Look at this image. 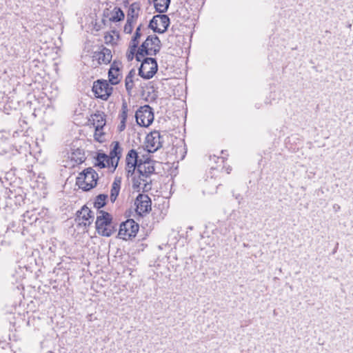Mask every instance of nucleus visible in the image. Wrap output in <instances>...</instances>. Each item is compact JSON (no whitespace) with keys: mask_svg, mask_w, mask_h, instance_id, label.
<instances>
[{"mask_svg":"<svg viewBox=\"0 0 353 353\" xmlns=\"http://www.w3.org/2000/svg\"><path fill=\"white\" fill-rule=\"evenodd\" d=\"M154 162L150 159L141 160L137 173L132 177V187L138 191L148 192L152 189V175L154 174Z\"/></svg>","mask_w":353,"mask_h":353,"instance_id":"obj_1","label":"nucleus"},{"mask_svg":"<svg viewBox=\"0 0 353 353\" xmlns=\"http://www.w3.org/2000/svg\"><path fill=\"white\" fill-rule=\"evenodd\" d=\"M161 50V41L157 35L148 36L139 47L136 54V60L141 61L145 56H155Z\"/></svg>","mask_w":353,"mask_h":353,"instance_id":"obj_2","label":"nucleus"},{"mask_svg":"<svg viewBox=\"0 0 353 353\" xmlns=\"http://www.w3.org/2000/svg\"><path fill=\"white\" fill-rule=\"evenodd\" d=\"M95 225L98 234L103 236H110L117 230L112 215L103 210L99 211Z\"/></svg>","mask_w":353,"mask_h":353,"instance_id":"obj_3","label":"nucleus"},{"mask_svg":"<svg viewBox=\"0 0 353 353\" xmlns=\"http://www.w3.org/2000/svg\"><path fill=\"white\" fill-rule=\"evenodd\" d=\"M99 176L92 168L85 169L77 179L79 187L85 191H88L97 185Z\"/></svg>","mask_w":353,"mask_h":353,"instance_id":"obj_4","label":"nucleus"},{"mask_svg":"<svg viewBox=\"0 0 353 353\" xmlns=\"http://www.w3.org/2000/svg\"><path fill=\"white\" fill-rule=\"evenodd\" d=\"M141 65L139 68V75L145 79H150L157 73L158 64L157 60L152 57L141 59Z\"/></svg>","mask_w":353,"mask_h":353,"instance_id":"obj_5","label":"nucleus"},{"mask_svg":"<svg viewBox=\"0 0 353 353\" xmlns=\"http://www.w3.org/2000/svg\"><path fill=\"white\" fill-rule=\"evenodd\" d=\"M135 118L139 125L149 126L154 121L152 109L148 105L141 106L135 113Z\"/></svg>","mask_w":353,"mask_h":353,"instance_id":"obj_6","label":"nucleus"},{"mask_svg":"<svg viewBox=\"0 0 353 353\" xmlns=\"http://www.w3.org/2000/svg\"><path fill=\"white\" fill-rule=\"evenodd\" d=\"M139 224L133 219H128L120 225L118 236L123 240L134 237L139 231Z\"/></svg>","mask_w":353,"mask_h":353,"instance_id":"obj_7","label":"nucleus"},{"mask_svg":"<svg viewBox=\"0 0 353 353\" xmlns=\"http://www.w3.org/2000/svg\"><path fill=\"white\" fill-rule=\"evenodd\" d=\"M92 91L97 98L106 101L112 94L113 88L107 80L98 79L94 82Z\"/></svg>","mask_w":353,"mask_h":353,"instance_id":"obj_8","label":"nucleus"},{"mask_svg":"<svg viewBox=\"0 0 353 353\" xmlns=\"http://www.w3.org/2000/svg\"><path fill=\"white\" fill-rule=\"evenodd\" d=\"M170 25V18L165 14H157L153 17L148 27L154 32H165Z\"/></svg>","mask_w":353,"mask_h":353,"instance_id":"obj_9","label":"nucleus"},{"mask_svg":"<svg viewBox=\"0 0 353 353\" xmlns=\"http://www.w3.org/2000/svg\"><path fill=\"white\" fill-rule=\"evenodd\" d=\"M141 159H139L138 153L134 149L130 150L126 155L125 163H126V172L127 177H132L135 174V170L138 168V164L141 161Z\"/></svg>","mask_w":353,"mask_h":353,"instance_id":"obj_10","label":"nucleus"},{"mask_svg":"<svg viewBox=\"0 0 353 353\" xmlns=\"http://www.w3.org/2000/svg\"><path fill=\"white\" fill-rule=\"evenodd\" d=\"M136 212L138 215L143 216L151 210V200L146 194H139L134 201Z\"/></svg>","mask_w":353,"mask_h":353,"instance_id":"obj_11","label":"nucleus"},{"mask_svg":"<svg viewBox=\"0 0 353 353\" xmlns=\"http://www.w3.org/2000/svg\"><path fill=\"white\" fill-rule=\"evenodd\" d=\"M163 137L159 131L151 132L146 137V148L149 152H154L162 147Z\"/></svg>","mask_w":353,"mask_h":353,"instance_id":"obj_12","label":"nucleus"},{"mask_svg":"<svg viewBox=\"0 0 353 353\" xmlns=\"http://www.w3.org/2000/svg\"><path fill=\"white\" fill-rule=\"evenodd\" d=\"M77 219L79 225L89 226L93 222L94 214L89 208L84 205L80 211L77 212Z\"/></svg>","mask_w":353,"mask_h":353,"instance_id":"obj_13","label":"nucleus"},{"mask_svg":"<svg viewBox=\"0 0 353 353\" xmlns=\"http://www.w3.org/2000/svg\"><path fill=\"white\" fill-rule=\"evenodd\" d=\"M112 52L110 49L103 47L100 50L95 51L93 53L92 58L94 61H97L99 64H108L112 60Z\"/></svg>","mask_w":353,"mask_h":353,"instance_id":"obj_14","label":"nucleus"},{"mask_svg":"<svg viewBox=\"0 0 353 353\" xmlns=\"http://www.w3.org/2000/svg\"><path fill=\"white\" fill-rule=\"evenodd\" d=\"M120 62L113 61L108 72L109 81L112 85L118 84L121 79L120 73Z\"/></svg>","mask_w":353,"mask_h":353,"instance_id":"obj_15","label":"nucleus"},{"mask_svg":"<svg viewBox=\"0 0 353 353\" xmlns=\"http://www.w3.org/2000/svg\"><path fill=\"white\" fill-rule=\"evenodd\" d=\"M121 185V177H115L114 180L112 184L111 190H110V199L112 203H114L117 196L119 194Z\"/></svg>","mask_w":353,"mask_h":353,"instance_id":"obj_16","label":"nucleus"},{"mask_svg":"<svg viewBox=\"0 0 353 353\" xmlns=\"http://www.w3.org/2000/svg\"><path fill=\"white\" fill-rule=\"evenodd\" d=\"M140 5L138 2H134L130 5L127 14V21L136 23L139 17Z\"/></svg>","mask_w":353,"mask_h":353,"instance_id":"obj_17","label":"nucleus"},{"mask_svg":"<svg viewBox=\"0 0 353 353\" xmlns=\"http://www.w3.org/2000/svg\"><path fill=\"white\" fill-rule=\"evenodd\" d=\"M92 121L94 128H103L105 125V115L103 112H98L92 116Z\"/></svg>","mask_w":353,"mask_h":353,"instance_id":"obj_18","label":"nucleus"},{"mask_svg":"<svg viewBox=\"0 0 353 353\" xmlns=\"http://www.w3.org/2000/svg\"><path fill=\"white\" fill-rule=\"evenodd\" d=\"M171 0H154V6L157 12L164 13L167 12Z\"/></svg>","mask_w":353,"mask_h":353,"instance_id":"obj_19","label":"nucleus"},{"mask_svg":"<svg viewBox=\"0 0 353 353\" xmlns=\"http://www.w3.org/2000/svg\"><path fill=\"white\" fill-rule=\"evenodd\" d=\"M113 148L110 150V154L108 155L110 157V161L112 163L114 159H117L119 161L121 154V148L120 147L119 143L117 141H114L112 143Z\"/></svg>","mask_w":353,"mask_h":353,"instance_id":"obj_20","label":"nucleus"},{"mask_svg":"<svg viewBox=\"0 0 353 353\" xmlns=\"http://www.w3.org/2000/svg\"><path fill=\"white\" fill-rule=\"evenodd\" d=\"M147 28H144L141 24H140L136 29L134 36L132 37L130 44H132V47L134 48L135 46H139V39L141 35L143 34V31L146 30Z\"/></svg>","mask_w":353,"mask_h":353,"instance_id":"obj_21","label":"nucleus"},{"mask_svg":"<svg viewBox=\"0 0 353 353\" xmlns=\"http://www.w3.org/2000/svg\"><path fill=\"white\" fill-rule=\"evenodd\" d=\"M125 14L122 10L120 8L115 7L111 12L110 21L118 22L123 20Z\"/></svg>","mask_w":353,"mask_h":353,"instance_id":"obj_22","label":"nucleus"},{"mask_svg":"<svg viewBox=\"0 0 353 353\" xmlns=\"http://www.w3.org/2000/svg\"><path fill=\"white\" fill-rule=\"evenodd\" d=\"M135 74L134 70H131L125 79V86L128 93H130L134 87L133 78Z\"/></svg>","mask_w":353,"mask_h":353,"instance_id":"obj_23","label":"nucleus"},{"mask_svg":"<svg viewBox=\"0 0 353 353\" xmlns=\"http://www.w3.org/2000/svg\"><path fill=\"white\" fill-rule=\"evenodd\" d=\"M108 199V195L105 194H101L96 196L94 202L93 206L97 209H100L105 205L106 201Z\"/></svg>","mask_w":353,"mask_h":353,"instance_id":"obj_24","label":"nucleus"},{"mask_svg":"<svg viewBox=\"0 0 353 353\" xmlns=\"http://www.w3.org/2000/svg\"><path fill=\"white\" fill-rule=\"evenodd\" d=\"M107 159V154L104 153L99 152L97 154V157L94 158L95 162L94 163V166H98L100 168H105V161Z\"/></svg>","mask_w":353,"mask_h":353,"instance_id":"obj_25","label":"nucleus"},{"mask_svg":"<svg viewBox=\"0 0 353 353\" xmlns=\"http://www.w3.org/2000/svg\"><path fill=\"white\" fill-rule=\"evenodd\" d=\"M128 104L125 101H123L121 106V112L119 114V117L121 120V123H125L128 117Z\"/></svg>","mask_w":353,"mask_h":353,"instance_id":"obj_26","label":"nucleus"},{"mask_svg":"<svg viewBox=\"0 0 353 353\" xmlns=\"http://www.w3.org/2000/svg\"><path fill=\"white\" fill-rule=\"evenodd\" d=\"M103 130V128H95L94 139L99 143H103L105 141V133Z\"/></svg>","mask_w":353,"mask_h":353,"instance_id":"obj_27","label":"nucleus"},{"mask_svg":"<svg viewBox=\"0 0 353 353\" xmlns=\"http://www.w3.org/2000/svg\"><path fill=\"white\" fill-rule=\"evenodd\" d=\"M138 48H138L137 46H135L133 48L132 47V44L130 43L129 48H128V50L127 54H126V57H127V59H128V61L133 60L134 56L136 57Z\"/></svg>","mask_w":353,"mask_h":353,"instance_id":"obj_28","label":"nucleus"},{"mask_svg":"<svg viewBox=\"0 0 353 353\" xmlns=\"http://www.w3.org/2000/svg\"><path fill=\"white\" fill-rule=\"evenodd\" d=\"M175 152L176 154H178V153H180V159L181 160L184 159L185 155L186 154V150L185 148V144L183 142L181 143V145H177L176 146Z\"/></svg>","mask_w":353,"mask_h":353,"instance_id":"obj_29","label":"nucleus"},{"mask_svg":"<svg viewBox=\"0 0 353 353\" xmlns=\"http://www.w3.org/2000/svg\"><path fill=\"white\" fill-rule=\"evenodd\" d=\"M105 168L106 167L112 168L113 171H114V170H115V169L117 168V167L118 165L119 161H118V159H114V161H112V163H111L110 157L107 155V159H105Z\"/></svg>","mask_w":353,"mask_h":353,"instance_id":"obj_30","label":"nucleus"},{"mask_svg":"<svg viewBox=\"0 0 353 353\" xmlns=\"http://www.w3.org/2000/svg\"><path fill=\"white\" fill-rule=\"evenodd\" d=\"M134 22L126 21V23L123 28V31L126 34H131L133 30V25Z\"/></svg>","mask_w":353,"mask_h":353,"instance_id":"obj_31","label":"nucleus"},{"mask_svg":"<svg viewBox=\"0 0 353 353\" xmlns=\"http://www.w3.org/2000/svg\"><path fill=\"white\" fill-rule=\"evenodd\" d=\"M210 160L214 161L215 163H217L219 160H221L222 163H224L225 157H216V155H214L213 157H210Z\"/></svg>","mask_w":353,"mask_h":353,"instance_id":"obj_32","label":"nucleus"},{"mask_svg":"<svg viewBox=\"0 0 353 353\" xmlns=\"http://www.w3.org/2000/svg\"><path fill=\"white\" fill-rule=\"evenodd\" d=\"M114 39L113 37L111 34H107L105 36V43H112V40Z\"/></svg>","mask_w":353,"mask_h":353,"instance_id":"obj_33","label":"nucleus"},{"mask_svg":"<svg viewBox=\"0 0 353 353\" xmlns=\"http://www.w3.org/2000/svg\"><path fill=\"white\" fill-rule=\"evenodd\" d=\"M84 160H85V158L83 156H82V157L78 158L77 159H75L74 161H75L76 163L80 164V163H83L84 161Z\"/></svg>","mask_w":353,"mask_h":353,"instance_id":"obj_34","label":"nucleus"},{"mask_svg":"<svg viewBox=\"0 0 353 353\" xmlns=\"http://www.w3.org/2000/svg\"><path fill=\"white\" fill-rule=\"evenodd\" d=\"M333 209H334V210L335 212H338V211H339V210H340L341 207H340V205H338V204H334V205H333Z\"/></svg>","mask_w":353,"mask_h":353,"instance_id":"obj_35","label":"nucleus"},{"mask_svg":"<svg viewBox=\"0 0 353 353\" xmlns=\"http://www.w3.org/2000/svg\"><path fill=\"white\" fill-rule=\"evenodd\" d=\"M125 128V123H123L121 122L120 125L119 127L120 131H123Z\"/></svg>","mask_w":353,"mask_h":353,"instance_id":"obj_36","label":"nucleus"},{"mask_svg":"<svg viewBox=\"0 0 353 353\" xmlns=\"http://www.w3.org/2000/svg\"><path fill=\"white\" fill-rule=\"evenodd\" d=\"M75 155H76V153H72L71 159H74V156Z\"/></svg>","mask_w":353,"mask_h":353,"instance_id":"obj_37","label":"nucleus"}]
</instances>
